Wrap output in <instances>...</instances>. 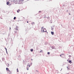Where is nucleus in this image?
Listing matches in <instances>:
<instances>
[{"instance_id": "obj_15", "label": "nucleus", "mask_w": 74, "mask_h": 74, "mask_svg": "<svg viewBox=\"0 0 74 74\" xmlns=\"http://www.w3.org/2000/svg\"><path fill=\"white\" fill-rule=\"evenodd\" d=\"M43 52V51L41 50L40 51V52Z\"/></svg>"}, {"instance_id": "obj_26", "label": "nucleus", "mask_w": 74, "mask_h": 74, "mask_svg": "<svg viewBox=\"0 0 74 74\" xmlns=\"http://www.w3.org/2000/svg\"><path fill=\"white\" fill-rule=\"evenodd\" d=\"M22 1L23 0H22Z\"/></svg>"}, {"instance_id": "obj_4", "label": "nucleus", "mask_w": 74, "mask_h": 74, "mask_svg": "<svg viewBox=\"0 0 74 74\" xmlns=\"http://www.w3.org/2000/svg\"><path fill=\"white\" fill-rule=\"evenodd\" d=\"M60 57H62L63 56V54H61L60 55Z\"/></svg>"}, {"instance_id": "obj_12", "label": "nucleus", "mask_w": 74, "mask_h": 74, "mask_svg": "<svg viewBox=\"0 0 74 74\" xmlns=\"http://www.w3.org/2000/svg\"><path fill=\"white\" fill-rule=\"evenodd\" d=\"M16 19V17H14V19L15 20Z\"/></svg>"}, {"instance_id": "obj_22", "label": "nucleus", "mask_w": 74, "mask_h": 74, "mask_svg": "<svg viewBox=\"0 0 74 74\" xmlns=\"http://www.w3.org/2000/svg\"><path fill=\"white\" fill-rule=\"evenodd\" d=\"M18 11H20V10L19 9L18 10Z\"/></svg>"}, {"instance_id": "obj_24", "label": "nucleus", "mask_w": 74, "mask_h": 74, "mask_svg": "<svg viewBox=\"0 0 74 74\" xmlns=\"http://www.w3.org/2000/svg\"><path fill=\"white\" fill-rule=\"evenodd\" d=\"M28 64L29 65V64Z\"/></svg>"}, {"instance_id": "obj_11", "label": "nucleus", "mask_w": 74, "mask_h": 74, "mask_svg": "<svg viewBox=\"0 0 74 74\" xmlns=\"http://www.w3.org/2000/svg\"><path fill=\"white\" fill-rule=\"evenodd\" d=\"M47 54L48 55H50V52H48Z\"/></svg>"}, {"instance_id": "obj_10", "label": "nucleus", "mask_w": 74, "mask_h": 74, "mask_svg": "<svg viewBox=\"0 0 74 74\" xmlns=\"http://www.w3.org/2000/svg\"><path fill=\"white\" fill-rule=\"evenodd\" d=\"M44 29V27H42L41 28V30H42V29Z\"/></svg>"}, {"instance_id": "obj_16", "label": "nucleus", "mask_w": 74, "mask_h": 74, "mask_svg": "<svg viewBox=\"0 0 74 74\" xmlns=\"http://www.w3.org/2000/svg\"><path fill=\"white\" fill-rule=\"evenodd\" d=\"M39 13H41V11H39Z\"/></svg>"}, {"instance_id": "obj_1", "label": "nucleus", "mask_w": 74, "mask_h": 74, "mask_svg": "<svg viewBox=\"0 0 74 74\" xmlns=\"http://www.w3.org/2000/svg\"><path fill=\"white\" fill-rule=\"evenodd\" d=\"M42 32H47L46 29H44L42 30H41Z\"/></svg>"}, {"instance_id": "obj_23", "label": "nucleus", "mask_w": 74, "mask_h": 74, "mask_svg": "<svg viewBox=\"0 0 74 74\" xmlns=\"http://www.w3.org/2000/svg\"><path fill=\"white\" fill-rule=\"evenodd\" d=\"M28 68V67H27V68Z\"/></svg>"}, {"instance_id": "obj_6", "label": "nucleus", "mask_w": 74, "mask_h": 74, "mask_svg": "<svg viewBox=\"0 0 74 74\" xmlns=\"http://www.w3.org/2000/svg\"><path fill=\"white\" fill-rule=\"evenodd\" d=\"M69 62L71 63L72 62L71 61V60H69Z\"/></svg>"}, {"instance_id": "obj_20", "label": "nucleus", "mask_w": 74, "mask_h": 74, "mask_svg": "<svg viewBox=\"0 0 74 74\" xmlns=\"http://www.w3.org/2000/svg\"><path fill=\"white\" fill-rule=\"evenodd\" d=\"M27 70H29V69H28V68H27Z\"/></svg>"}, {"instance_id": "obj_19", "label": "nucleus", "mask_w": 74, "mask_h": 74, "mask_svg": "<svg viewBox=\"0 0 74 74\" xmlns=\"http://www.w3.org/2000/svg\"><path fill=\"white\" fill-rule=\"evenodd\" d=\"M10 30H11V27H10Z\"/></svg>"}, {"instance_id": "obj_3", "label": "nucleus", "mask_w": 74, "mask_h": 74, "mask_svg": "<svg viewBox=\"0 0 74 74\" xmlns=\"http://www.w3.org/2000/svg\"><path fill=\"white\" fill-rule=\"evenodd\" d=\"M6 4L7 5H8L10 4V2H7Z\"/></svg>"}, {"instance_id": "obj_5", "label": "nucleus", "mask_w": 74, "mask_h": 74, "mask_svg": "<svg viewBox=\"0 0 74 74\" xmlns=\"http://www.w3.org/2000/svg\"><path fill=\"white\" fill-rule=\"evenodd\" d=\"M51 34H52V35H53L54 34V32H51Z\"/></svg>"}, {"instance_id": "obj_21", "label": "nucleus", "mask_w": 74, "mask_h": 74, "mask_svg": "<svg viewBox=\"0 0 74 74\" xmlns=\"http://www.w3.org/2000/svg\"><path fill=\"white\" fill-rule=\"evenodd\" d=\"M29 23V22L28 21H27V23Z\"/></svg>"}, {"instance_id": "obj_17", "label": "nucleus", "mask_w": 74, "mask_h": 74, "mask_svg": "<svg viewBox=\"0 0 74 74\" xmlns=\"http://www.w3.org/2000/svg\"><path fill=\"white\" fill-rule=\"evenodd\" d=\"M15 2H17V1H15Z\"/></svg>"}, {"instance_id": "obj_2", "label": "nucleus", "mask_w": 74, "mask_h": 74, "mask_svg": "<svg viewBox=\"0 0 74 74\" xmlns=\"http://www.w3.org/2000/svg\"><path fill=\"white\" fill-rule=\"evenodd\" d=\"M6 70L7 71H8V72H9V73H11V71H10V69H9L8 68H6Z\"/></svg>"}, {"instance_id": "obj_25", "label": "nucleus", "mask_w": 74, "mask_h": 74, "mask_svg": "<svg viewBox=\"0 0 74 74\" xmlns=\"http://www.w3.org/2000/svg\"><path fill=\"white\" fill-rule=\"evenodd\" d=\"M9 66H8V67H9Z\"/></svg>"}, {"instance_id": "obj_8", "label": "nucleus", "mask_w": 74, "mask_h": 74, "mask_svg": "<svg viewBox=\"0 0 74 74\" xmlns=\"http://www.w3.org/2000/svg\"><path fill=\"white\" fill-rule=\"evenodd\" d=\"M67 68L68 70H70V68H69L68 67H67Z\"/></svg>"}, {"instance_id": "obj_18", "label": "nucleus", "mask_w": 74, "mask_h": 74, "mask_svg": "<svg viewBox=\"0 0 74 74\" xmlns=\"http://www.w3.org/2000/svg\"><path fill=\"white\" fill-rule=\"evenodd\" d=\"M17 12H18V10L17 11Z\"/></svg>"}, {"instance_id": "obj_14", "label": "nucleus", "mask_w": 74, "mask_h": 74, "mask_svg": "<svg viewBox=\"0 0 74 74\" xmlns=\"http://www.w3.org/2000/svg\"><path fill=\"white\" fill-rule=\"evenodd\" d=\"M27 66H28V67L29 66V67H30V65H28Z\"/></svg>"}, {"instance_id": "obj_9", "label": "nucleus", "mask_w": 74, "mask_h": 74, "mask_svg": "<svg viewBox=\"0 0 74 74\" xmlns=\"http://www.w3.org/2000/svg\"><path fill=\"white\" fill-rule=\"evenodd\" d=\"M16 71H17V72H19V71H18V69H17Z\"/></svg>"}, {"instance_id": "obj_13", "label": "nucleus", "mask_w": 74, "mask_h": 74, "mask_svg": "<svg viewBox=\"0 0 74 74\" xmlns=\"http://www.w3.org/2000/svg\"><path fill=\"white\" fill-rule=\"evenodd\" d=\"M5 50H6V52H7V49L6 48H5Z\"/></svg>"}, {"instance_id": "obj_7", "label": "nucleus", "mask_w": 74, "mask_h": 74, "mask_svg": "<svg viewBox=\"0 0 74 74\" xmlns=\"http://www.w3.org/2000/svg\"><path fill=\"white\" fill-rule=\"evenodd\" d=\"M33 49H31V52H33Z\"/></svg>"}]
</instances>
